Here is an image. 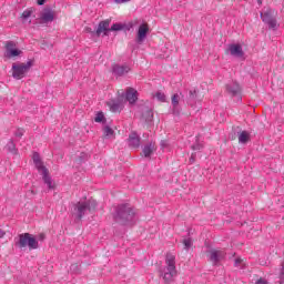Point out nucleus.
<instances>
[{"mask_svg":"<svg viewBox=\"0 0 284 284\" xmlns=\"http://www.w3.org/2000/svg\"><path fill=\"white\" fill-rule=\"evenodd\" d=\"M113 219L121 225H133L136 222V212L130 204H120L115 207Z\"/></svg>","mask_w":284,"mask_h":284,"instance_id":"nucleus-1","label":"nucleus"},{"mask_svg":"<svg viewBox=\"0 0 284 284\" xmlns=\"http://www.w3.org/2000/svg\"><path fill=\"white\" fill-rule=\"evenodd\" d=\"M165 267L161 271V276L163 281L169 284L174 281V276H176V257L168 253L165 257Z\"/></svg>","mask_w":284,"mask_h":284,"instance_id":"nucleus-2","label":"nucleus"},{"mask_svg":"<svg viewBox=\"0 0 284 284\" xmlns=\"http://www.w3.org/2000/svg\"><path fill=\"white\" fill-rule=\"evenodd\" d=\"M97 210V200H87L84 202H78L73 205V216L81 221L85 216V214H90V212H94Z\"/></svg>","mask_w":284,"mask_h":284,"instance_id":"nucleus-3","label":"nucleus"},{"mask_svg":"<svg viewBox=\"0 0 284 284\" xmlns=\"http://www.w3.org/2000/svg\"><path fill=\"white\" fill-rule=\"evenodd\" d=\"M33 163L40 174H42V181L48 185L49 190H54V182L52 181V178L50 176V172L48 171V168L43 165V162L41 161V156L39 153H33Z\"/></svg>","mask_w":284,"mask_h":284,"instance_id":"nucleus-4","label":"nucleus"},{"mask_svg":"<svg viewBox=\"0 0 284 284\" xmlns=\"http://www.w3.org/2000/svg\"><path fill=\"white\" fill-rule=\"evenodd\" d=\"M16 245L23 250L26 247H29V250H39V241H37V237L30 233H22L18 236V241H16Z\"/></svg>","mask_w":284,"mask_h":284,"instance_id":"nucleus-5","label":"nucleus"},{"mask_svg":"<svg viewBox=\"0 0 284 284\" xmlns=\"http://www.w3.org/2000/svg\"><path fill=\"white\" fill-rule=\"evenodd\" d=\"M32 68V61H28L27 63H20V64H13L12 65V77L13 79H23V77H26V73H28L30 71V69Z\"/></svg>","mask_w":284,"mask_h":284,"instance_id":"nucleus-6","label":"nucleus"},{"mask_svg":"<svg viewBox=\"0 0 284 284\" xmlns=\"http://www.w3.org/2000/svg\"><path fill=\"white\" fill-rule=\"evenodd\" d=\"M260 17L263 23H266V26H268L270 30H278V22L276 21V18H274V16L272 14L271 9L262 12Z\"/></svg>","mask_w":284,"mask_h":284,"instance_id":"nucleus-7","label":"nucleus"},{"mask_svg":"<svg viewBox=\"0 0 284 284\" xmlns=\"http://www.w3.org/2000/svg\"><path fill=\"white\" fill-rule=\"evenodd\" d=\"M4 48V57L7 59H14L16 57H20L22 53V51L17 48V42L14 41H7Z\"/></svg>","mask_w":284,"mask_h":284,"instance_id":"nucleus-8","label":"nucleus"},{"mask_svg":"<svg viewBox=\"0 0 284 284\" xmlns=\"http://www.w3.org/2000/svg\"><path fill=\"white\" fill-rule=\"evenodd\" d=\"M225 255H226L225 251L212 248L209 251V261L213 265H219V263H221V261L225 258Z\"/></svg>","mask_w":284,"mask_h":284,"instance_id":"nucleus-9","label":"nucleus"},{"mask_svg":"<svg viewBox=\"0 0 284 284\" xmlns=\"http://www.w3.org/2000/svg\"><path fill=\"white\" fill-rule=\"evenodd\" d=\"M132 70V67L130 64H113L112 65V72L114 77H125L130 71Z\"/></svg>","mask_w":284,"mask_h":284,"instance_id":"nucleus-10","label":"nucleus"},{"mask_svg":"<svg viewBox=\"0 0 284 284\" xmlns=\"http://www.w3.org/2000/svg\"><path fill=\"white\" fill-rule=\"evenodd\" d=\"M54 21V11L51 9H44L40 14V23H52Z\"/></svg>","mask_w":284,"mask_h":284,"instance_id":"nucleus-11","label":"nucleus"},{"mask_svg":"<svg viewBox=\"0 0 284 284\" xmlns=\"http://www.w3.org/2000/svg\"><path fill=\"white\" fill-rule=\"evenodd\" d=\"M229 51L231 57H235L236 59H243L244 52H243V47L241 44H230L229 45Z\"/></svg>","mask_w":284,"mask_h":284,"instance_id":"nucleus-12","label":"nucleus"},{"mask_svg":"<svg viewBox=\"0 0 284 284\" xmlns=\"http://www.w3.org/2000/svg\"><path fill=\"white\" fill-rule=\"evenodd\" d=\"M179 101H181V97L175 93L171 98V105H172V112L175 116H179L181 114V106H179Z\"/></svg>","mask_w":284,"mask_h":284,"instance_id":"nucleus-13","label":"nucleus"},{"mask_svg":"<svg viewBox=\"0 0 284 284\" xmlns=\"http://www.w3.org/2000/svg\"><path fill=\"white\" fill-rule=\"evenodd\" d=\"M129 148H141V136L136 132H131L128 139Z\"/></svg>","mask_w":284,"mask_h":284,"instance_id":"nucleus-14","label":"nucleus"},{"mask_svg":"<svg viewBox=\"0 0 284 284\" xmlns=\"http://www.w3.org/2000/svg\"><path fill=\"white\" fill-rule=\"evenodd\" d=\"M103 32H104V36H106V37H108V33L111 32L109 20H104L99 23L95 34L98 37H101V33H103Z\"/></svg>","mask_w":284,"mask_h":284,"instance_id":"nucleus-15","label":"nucleus"},{"mask_svg":"<svg viewBox=\"0 0 284 284\" xmlns=\"http://www.w3.org/2000/svg\"><path fill=\"white\" fill-rule=\"evenodd\" d=\"M149 30L150 29L148 28V24H141L139 27L138 38H136L138 43H143V41H145V38L148 37Z\"/></svg>","mask_w":284,"mask_h":284,"instance_id":"nucleus-16","label":"nucleus"},{"mask_svg":"<svg viewBox=\"0 0 284 284\" xmlns=\"http://www.w3.org/2000/svg\"><path fill=\"white\" fill-rule=\"evenodd\" d=\"M154 152H156V144L154 142L145 144L142 149V154L145 156V159H150Z\"/></svg>","mask_w":284,"mask_h":284,"instance_id":"nucleus-17","label":"nucleus"},{"mask_svg":"<svg viewBox=\"0 0 284 284\" xmlns=\"http://www.w3.org/2000/svg\"><path fill=\"white\" fill-rule=\"evenodd\" d=\"M226 90L230 94H232V97H236V94L241 92V85H239L237 82H231L226 84Z\"/></svg>","mask_w":284,"mask_h":284,"instance_id":"nucleus-18","label":"nucleus"},{"mask_svg":"<svg viewBox=\"0 0 284 284\" xmlns=\"http://www.w3.org/2000/svg\"><path fill=\"white\" fill-rule=\"evenodd\" d=\"M138 92H136V90H134V89H132V88H130V89H128L126 90V101H129V103H136V100L139 99V97H138Z\"/></svg>","mask_w":284,"mask_h":284,"instance_id":"nucleus-19","label":"nucleus"},{"mask_svg":"<svg viewBox=\"0 0 284 284\" xmlns=\"http://www.w3.org/2000/svg\"><path fill=\"white\" fill-rule=\"evenodd\" d=\"M108 106L110 108L111 112H121L122 104L119 100H111L106 102Z\"/></svg>","mask_w":284,"mask_h":284,"instance_id":"nucleus-20","label":"nucleus"},{"mask_svg":"<svg viewBox=\"0 0 284 284\" xmlns=\"http://www.w3.org/2000/svg\"><path fill=\"white\" fill-rule=\"evenodd\" d=\"M250 141V133L247 131H242L239 133V143L245 144Z\"/></svg>","mask_w":284,"mask_h":284,"instance_id":"nucleus-21","label":"nucleus"},{"mask_svg":"<svg viewBox=\"0 0 284 284\" xmlns=\"http://www.w3.org/2000/svg\"><path fill=\"white\" fill-rule=\"evenodd\" d=\"M6 150H8L10 154H17V145L14 144V141L9 140L6 145Z\"/></svg>","mask_w":284,"mask_h":284,"instance_id":"nucleus-22","label":"nucleus"},{"mask_svg":"<svg viewBox=\"0 0 284 284\" xmlns=\"http://www.w3.org/2000/svg\"><path fill=\"white\" fill-rule=\"evenodd\" d=\"M111 32H119L121 30H125V24L123 23H113L110 28Z\"/></svg>","mask_w":284,"mask_h":284,"instance_id":"nucleus-23","label":"nucleus"},{"mask_svg":"<svg viewBox=\"0 0 284 284\" xmlns=\"http://www.w3.org/2000/svg\"><path fill=\"white\" fill-rule=\"evenodd\" d=\"M103 134L104 136H106L108 139H111V136H114V130H112V128H110L109 125H105L103 128Z\"/></svg>","mask_w":284,"mask_h":284,"instance_id":"nucleus-24","label":"nucleus"},{"mask_svg":"<svg viewBox=\"0 0 284 284\" xmlns=\"http://www.w3.org/2000/svg\"><path fill=\"white\" fill-rule=\"evenodd\" d=\"M30 17H32V10L27 9L22 12L21 19L22 21H28V19H30Z\"/></svg>","mask_w":284,"mask_h":284,"instance_id":"nucleus-25","label":"nucleus"},{"mask_svg":"<svg viewBox=\"0 0 284 284\" xmlns=\"http://www.w3.org/2000/svg\"><path fill=\"white\" fill-rule=\"evenodd\" d=\"M95 123H103L105 121V115L103 112H99L94 118Z\"/></svg>","mask_w":284,"mask_h":284,"instance_id":"nucleus-26","label":"nucleus"},{"mask_svg":"<svg viewBox=\"0 0 284 284\" xmlns=\"http://www.w3.org/2000/svg\"><path fill=\"white\" fill-rule=\"evenodd\" d=\"M184 250H190L192 247V239H184L183 240Z\"/></svg>","mask_w":284,"mask_h":284,"instance_id":"nucleus-27","label":"nucleus"},{"mask_svg":"<svg viewBox=\"0 0 284 284\" xmlns=\"http://www.w3.org/2000/svg\"><path fill=\"white\" fill-rule=\"evenodd\" d=\"M278 278H280L278 283L284 284V264L282 265V268L280 270Z\"/></svg>","mask_w":284,"mask_h":284,"instance_id":"nucleus-28","label":"nucleus"},{"mask_svg":"<svg viewBox=\"0 0 284 284\" xmlns=\"http://www.w3.org/2000/svg\"><path fill=\"white\" fill-rule=\"evenodd\" d=\"M158 101H161L162 103H165V93L158 92L155 94Z\"/></svg>","mask_w":284,"mask_h":284,"instance_id":"nucleus-29","label":"nucleus"},{"mask_svg":"<svg viewBox=\"0 0 284 284\" xmlns=\"http://www.w3.org/2000/svg\"><path fill=\"white\" fill-rule=\"evenodd\" d=\"M23 134H24L23 129H18V130L14 132V136H17L18 139H21V136H23Z\"/></svg>","mask_w":284,"mask_h":284,"instance_id":"nucleus-30","label":"nucleus"},{"mask_svg":"<svg viewBox=\"0 0 284 284\" xmlns=\"http://www.w3.org/2000/svg\"><path fill=\"white\" fill-rule=\"evenodd\" d=\"M152 111L150 109L146 110V118H145V121L150 122L152 121Z\"/></svg>","mask_w":284,"mask_h":284,"instance_id":"nucleus-31","label":"nucleus"},{"mask_svg":"<svg viewBox=\"0 0 284 284\" xmlns=\"http://www.w3.org/2000/svg\"><path fill=\"white\" fill-rule=\"evenodd\" d=\"M203 145L201 143H196L194 145H192V150H202Z\"/></svg>","mask_w":284,"mask_h":284,"instance_id":"nucleus-32","label":"nucleus"},{"mask_svg":"<svg viewBox=\"0 0 284 284\" xmlns=\"http://www.w3.org/2000/svg\"><path fill=\"white\" fill-rule=\"evenodd\" d=\"M160 145H161V149H162V150H165V148H168V141L162 140L161 143H160Z\"/></svg>","mask_w":284,"mask_h":284,"instance_id":"nucleus-33","label":"nucleus"},{"mask_svg":"<svg viewBox=\"0 0 284 284\" xmlns=\"http://www.w3.org/2000/svg\"><path fill=\"white\" fill-rule=\"evenodd\" d=\"M255 284H268V282L265 278H260L255 282Z\"/></svg>","mask_w":284,"mask_h":284,"instance_id":"nucleus-34","label":"nucleus"},{"mask_svg":"<svg viewBox=\"0 0 284 284\" xmlns=\"http://www.w3.org/2000/svg\"><path fill=\"white\" fill-rule=\"evenodd\" d=\"M189 94H190V99H194V97L196 95V90H191Z\"/></svg>","mask_w":284,"mask_h":284,"instance_id":"nucleus-35","label":"nucleus"},{"mask_svg":"<svg viewBox=\"0 0 284 284\" xmlns=\"http://www.w3.org/2000/svg\"><path fill=\"white\" fill-rule=\"evenodd\" d=\"M38 240H40V241H45V234L40 233V234L38 235Z\"/></svg>","mask_w":284,"mask_h":284,"instance_id":"nucleus-36","label":"nucleus"},{"mask_svg":"<svg viewBox=\"0 0 284 284\" xmlns=\"http://www.w3.org/2000/svg\"><path fill=\"white\" fill-rule=\"evenodd\" d=\"M128 1H131V0H115V3H128Z\"/></svg>","mask_w":284,"mask_h":284,"instance_id":"nucleus-37","label":"nucleus"},{"mask_svg":"<svg viewBox=\"0 0 284 284\" xmlns=\"http://www.w3.org/2000/svg\"><path fill=\"white\" fill-rule=\"evenodd\" d=\"M3 236H6V231H3L2 229H0V239H3Z\"/></svg>","mask_w":284,"mask_h":284,"instance_id":"nucleus-38","label":"nucleus"},{"mask_svg":"<svg viewBox=\"0 0 284 284\" xmlns=\"http://www.w3.org/2000/svg\"><path fill=\"white\" fill-rule=\"evenodd\" d=\"M45 3V0H38V6H43Z\"/></svg>","mask_w":284,"mask_h":284,"instance_id":"nucleus-39","label":"nucleus"},{"mask_svg":"<svg viewBox=\"0 0 284 284\" xmlns=\"http://www.w3.org/2000/svg\"><path fill=\"white\" fill-rule=\"evenodd\" d=\"M241 263V260H235V266L239 267V264Z\"/></svg>","mask_w":284,"mask_h":284,"instance_id":"nucleus-40","label":"nucleus"},{"mask_svg":"<svg viewBox=\"0 0 284 284\" xmlns=\"http://www.w3.org/2000/svg\"><path fill=\"white\" fill-rule=\"evenodd\" d=\"M190 162H191V163H194V154L191 155Z\"/></svg>","mask_w":284,"mask_h":284,"instance_id":"nucleus-41","label":"nucleus"}]
</instances>
